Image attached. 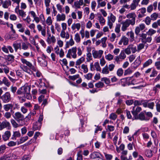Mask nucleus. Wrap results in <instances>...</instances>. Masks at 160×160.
<instances>
[{"instance_id":"f257e3e1","label":"nucleus","mask_w":160,"mask_h":160,"mask_svg":"<svg viewBox=\"0 0 160 160\" xmlns=\"http://www.w3.org/2000/svg\"><path fill=\"white\" fill-rule=\"evenodd\" d=\"M30 87L29 86H23L18 89L17 92V95H21L26 97V98L30 100L32 98L30 93Z\"/></svg>"},{"instance_id":"f03ea898","label":"nucleus","mask_w":160,"mask_h":160,"mask_svg":"<svg viewBox=\"0 0 160 160\" xmlns=\"http://www.w3.org/2000/svg\"><path fill=\"white\" fill-rule=\"evenodd\" d=\"M77 48L76 47H73L69 49L68 51L66 57L69 58L72 57L73 58L75 59L77 58L76 54Z\"/></svg>"},{"instance_id":"7ed1b4c3","label":"nucleus","mask_w":160,"mask_h":160,"mask_svg":"<svg viewBox=\"0 0 160 160\" xmlns=\"http://www.w3.org/2000/svg\"><path fill=\"white\" fill-rule=\"evenodd\" d=\"M121 24L122 25L121 30L123 32L126 31L130 25L133 26L135 24L128 19H126L125 21L122 22Z\"/></svg>"},{"instance_id":"20e7f679","label":"nucleus","mask_w":160,"mask_h":160,"mask_svg":"<svg viewBox=\"0 0 160 160\" xmlns=\"http://www.w3.org/2000/svg\"><path fill=\"white\" fill-rule=\"evenodd\" d=\"M0 99L4 103H8L11 100V94L8 92H6L0 97Z\"/></svg>"},{"instance_id":"39448f33","label":"nucleus","mask_w":160,"mask_h":160,"mask_svg":"<svg viewBox=\"0 0 160 160\" xmlns=\"http://www.w3.org/2000/svg\"><path fill=\"white\" fill-rule=\"evenodd\" d=\"M12 117L17 121H22L24 119V116L20 112H17L12 114Z\"/></svg>"},{"instance_id":"423d86ee","label":"nucleus","mask_w":160,"mask_h":160,"mask_svg":"<svg viewBox=\"0 0 160 160\" xmlns=\"http://www.w3.org/2000/svg\"><path fill=\"white\" fill-rule=\"evenodd\" d=\"M103 52L102 50H100L98 51L93 50L92 53L94 58L99 59L101 57Z\"/></svg>"},{"instance_id":"0eeeda50","label":"nucleus","mask_w":160,"mask_h":160,"mask_svg":"<svg viewBox=\"0 0 160 160\" xmlns=\"http://www.w3.org/2000/svg\"><path fill=\"white\" fill-rule=\"evenodd\" d=\"M15 12L18 15L21 17L22 18L26 16V12L22 9H19V6H16L15 9Z\"/></svg>"},{"instance_id":"6e6552de","label":"nucleus","mask_w":160,"mask_h":160,"mask_svg":"<svg viewBox=\"0 0 160 160\" xmlns=\"http://www.w3.org/2000/svg\"><path fill=\"white\" fill-rule=\"evenodd\" d=\"M21 60L23 64H26L31 69H32L33 71H36V69L32 65V64L29 61H27L26 59L21 58Z\"/></svg>"},{"instance_id":"1a4fd4ad","label":"nucleus","mask_w":160,"mask_h":160,"mask_svg":"<svg viewBox=\"0 0 160 160\" xmlns=\"http://www.w3.org/2000/svg\"><path fill=\"white\" fill-rule=\"evenodd\" d=\"M55 53L57 55H59L61 58H62L64 56V52L63 49L61 48L59 49L58 46H57L56 47L54 48Z\"/></svg>"},{"instance_id":"9d476101","label":"nucleus","mask_w":160,"mask_h":160,"mask_svg":"<svg viewBox=\"0 0 160 160\" xmlns=\"http://www.w3.org/2000/svg\"><path fill=\"white\" fill-rule=\"evenodd\" d=\"M145 28V26L144 24L141 23L138 26L136 27L135 29V32L137 35L139 34L141 31L143 30Z\"/></svg>"},{"instance_id":"9b49d317","label":"nucleus","mask_w":160,"mask_h":160,"mask_svg":"<svg viewBox=\"0 0 160 160\" xmlns=\"http://www.w3.org/2000/svg\"><path fill=\"white\" fill-rule=\"evenodd\" d=\"M129 42L128 38L126 37L125 36H122L120 41L118 42V44L121 45L123 44L124 45H127L128 44Z\"/></svg>"},{"instance_id":"f8f14e48","label":"nucleus","mask_w":160,"mask_h":160,"mask_svg":"<svg viewBox=\"0 0 160 160\" xmlns=\"http://www.w3.org/2000/svg\"><path fill=\"white\" fill-rule=\"evenodd\" d=\"M126 17L128 19L132 18V19H128L129 20H130L132 23L135 24L136 15L134 12L128 13L126 15Z\"/></svg>"},{"instance_id":"ddd939ff","label":"nucleus","mask_w":160,"mask_h":160,"mask_svg":"<svg viewBox=\"0 0 160 160\" xmlns=\"http://www.w3.org/2000/svg\"><path fill=\"white\" fill-rule=\"evenodd\" d=\"M66 18V15L64 13H58L56 16V20L58 22L64 21L65 20Z\"/></svg>"},{"instance_id":"4468645a","label":"nucleus","mask_w":160,"mask_h":160,"mask_svg":"<svg viewBox=\"0 0 160 160\" xmlns=\"http://www.w3.org/2000/svg\"><path fill=\"white\" fill-rule=\"evenodd\" d=\"M10 125V123L6 120L2 122L0 121V130H2L5 128L9 127Z\"/></svg>"},{"instance_id":"2eb2a0df","label":"nucleus","mask_w":160,"mask_h":160,"mask_svg":"<svg viewBox=\"0 0 160 160\" xmlns=\"http://www.w3.org/2000/svg\"><path fill=\"white\" fill-rule=\"evenodd\" d=\"M141 110L142 108L140 107L137 106L135 109V107H133L132 108V112L135 117L137 116L138 113Z\"/></svg>"},{"instance_id":"dca6fc26","label":"nucleus","mask_w":160,"mask_h":160,"mask_svg":"<svg viewBox=\"0 0 160 160\" xmlns=\"http://www.w3.org/2000/svg\"><path fill=\"white\" fill-rule=\"evenodd\" d=\"M141 63L140 57L139 56L137 58L134 62L132 63V67L134 69H136L140 65Z\"/></svg>"},{"instance_id":"f3484780","label":"nucleus","mask_w":160,"mask_h":160,"mask_svg":"<svg viewBox=\"0 0 160 160\" xmlns=\"http://www.w3.org/2000/svg\"><path fill=\"white\" fill-rule=\"evenodd\" d=\"M38 62L40 63L41 66L43 67H45L47 65V61L45 59L42 58L41 57H38Z\"/></svg>"},{"instance_id":"a211bd4d","label":"nucleus","mask_w":160,"mask_h":160,"mask_svg":"<svg viewBox=\"0 0 160 160\" xmlns=\"http://www.w3.org/2000/svg\"><path fill=\"white\" fill-rule=\"evenodd\" d=\"M65 30H61L60 36L62 38H65L66 39H68L69 38V34L68 32H65Z\"/></svg>"},{"instance_id":"6ab92c4d","label":"nucleus","mask_w":160,"mask_h":160,"mask_svg":"<svg viewBox=\"0 0 160 160\" xmlns=\"http://www.w3.org/2000/svg\"><path fill=\"white\" fill-rule=\"evenodd\" d=\"M135 119H139L141 120H148L146 119L144 113L142 112H140L138 115H137V116L135 117Z\"/></svg>"},{"instance_id":"aec40b11","label":"nucleus","mask_w":160,"mask_h":160,"mask_svg":"<svg viewBox=\"0 0 160 160\" xmlns=\"http://www.w3.org/2000/svg\"><path fill=\"white\" fill-rule=\"evenodd\" d=\"M11 135V132L10 131H5L2 136L3 140L5 141L8 140L10 137Z\"/></svg>"},{"instance_id":"412c9836","label":"nucleus","mask_w":160,"mask_h":160,"mask_svg":"<svg viewBox=\"0 0 160 160\" xmlns=\"http://www.w3.org/2000/svg\"><path fill=\"white\" fill-rule=\"evenodd\" d=\"M97 16L99 23L101 24L104 25L105 24L106 20L102 15L98 13L97 14Z\"/></svg>"},{"instance_id":"4be33fe9","label":"nucleus","mask_w":160,"mask_h":160,"mask_svg":"<svg viewBox=\"0 0 160 160\" xmlns=\"http://www.w3.org/2000/svg\"><path fill=\"white\" fill-rule=\"evenodd\" d=\"M42 123L37 122L34 123L33 127V130L35 131L37 130H39L41 127Z\"/></svg>"},{"instance_id":"5701e85b","label":"nucleus","mask_w":160,"mask_h":160,"mask_svg":"<svg viewBox=\"0 0 160 160\" xmlns=\"http://www.w3.org/2000/svg\"><path fill=\"white\" fill-rule=\"evenodd\" d=\"M81 28V24L79 23H74L72 24L71 26V28L72 30H74L77 29L78 31Z\"/></svg>"},{"instance_id":"b1692460","label":"nucleus","mask_w":160,"mask_h":160,"mask_svg":"<svg viewBox=\"0 0 160 160\" xmlns=\"http://www.w3.org/2000/svg\"><path fill=\"white\" fill-rule=\"evenodd\" d=\"M46 41L48 43H51L52 42L54 43L56 42V39L55 37L52 35L51 37H48Z\"/></svg>"},{"instance_id":"393cba45","label":"nucleus","mask_w":160,"mask_h":160,"mask_svg":"<svg viewBox=\"0 0 160 160\" xmlns=\"http://www.w3.org/2000/svg\"><path fill=\"white\" fill-rule=\"evenodd\" d=\"M126 34L127 36H129L130 41L132 42L134 40V34L132 31L128 32Z\"/></svg>"},{"instance_id":"a878e982","label":"nucleus","mask_w":160,"mask_h":160,"mask_svg":"<svg viewBox=\"0 0 160 160\" xmlns=\"http://www.w3.org/2000/svg\"><path fill=\"white\" fill-rule=\"evenodd\" d=\"M100 155V153L98 152H94L91 154L90 157L92 159L99 158Z\"/></svg>"},{"instance_id":"bb28decb","label":"nucleus","mask_w":160,"mask_h":160,"mask_svg":"<svg viewBox=\"0 0 160 160\" xmlns=\"http://www.w3.org/2000/svg\"><path fill=\"white\" fill-rule=\"evenodd\" d=\"M13 106L12 104H7L3 105L4 109L7 112L9 110L12 109Z\"/></svg>"},{"instance_id":"cd10ccee","label":"nucleus","mask_w":160,"mask_h":160,"mask_svg":"<svg viewBox=\"0 0 160 160\" xmlns=\"http://www.w3.org/2000/svg\"><path fill=\"white\" fill-rule=\"evenodd\" d=\"M1 3L2 4L3 7L4 8H8L11 4V2L10 0H6L3 2H2Z\"/></svg>"},{"instance_id":"c85d7f7f","label":"nucleus","mask_w":160,"mask_h":160,"mask_svg":"<svg viewBox=\"0 0 160 160\" xmlns=\"http://www.w3.org/2000/svg\"><path fill=\"white\" fill-rule=\"evenodd\" d=\"M17 28L18 29V31L19 32L23 33L25 31V28L22 26V25L21 23H18L17 25Z\"/></svg>"},{"instance_id":"c756f323","label":"nucleus","mask_w":160,"mask_h":160,"mask_svg":"<svg viewBox=\"0 0 160 160\" xmlns=\"http://www.w3.org/2000/svg\"><path fill=\"white\" fill-rule=\"evenodd\" d=\"M109 71L108 67V65H106L102 70V73L104 74H108L109 73Z\"/></svg>"},{"instance_id":"7c9ffc66","label":"nucleus","mask_w":160,"mask_h":160,"mask_svg":"<svg viewBox=\"0 0 160 160\" xmlns=\"http://www.w3.org/2000/svg\"><path fill=\"white\" fill-rule=\"evenodd\" d=\"M152 62V59H149L146 61L143 64V68L147 67L151 64Z\"/></svg>"},{"instance_id":"2f4dec72","label":"nucleus","mask_w":160,"mask_h":160,"mask_svg":"<svg viewBox=\"0 0 160 160\" xmlns=\"http://www.w3.org/2000/svg\"><path fill=\"white\" fill-rule=\"evenodd\" d=\"M85 61V58L82 57L79 59H78L76 62V65L77 66L79 65Z\"/></svg>"},{"instance_id":"473e14b6","label":"nucleus","mask_w":160,"mask_h":160,"mask_svg":"<svg viewBox=\"0 0 160 160\" xmlns=\"http://www.w3.org/2000/svg\"><path fill=\"white\" fill-rule=\"evenodd\" d=\"M157 111L160 112V101L158 99H156L155 101Z\"/></svg>"},{"instance_id":"72a5a7b5","label":"nucleus","mask_w":160,"mask_h":160,"mask_svg":"<svg viewBox=\"0 0 160 160\" xmlns=\"http://www.w3.org/2000/svg\"><path fill=\"white\" fill-rule=\"evenodd\" d=\"M107 39V38L106 37H104L101 39V43L102 44V46L103 48H105L107 46L106 41Z\"/></svg>"},{"instance_id":"f704fd0d","label":"nucleus","mask_w":160,"mask_h":160,"mask_svg":"<svg viewBox=\"0 0 160 160\" xmlns=\"http://www.w3.org/2000/svg\"><path fill=\"white\" fill-rule=\"evenodd\" d=\"M158 26H160V19L158 20L157 22H153L152 25V27L154 28H157Z\"/></svg>"},{"instance_id":"c9c22d12","label":"nucleus","mask_w":160,"mask_h":160,"mask_svg":"<svg viewBox=\"0 0 160 160\" xmlns=\"http://www.w3.org/2000/svg\"><path fill=\"white\" fill-rule=\"evenodd\" d=\"M81 67L84 73H86L88 72V68L87 65L84 64H82Z\"/></svg>"},{"instance_id":"e433bc0d","label":"nucleus","mask_w":160,"mask_h":160,"mask_svg":"<svg viewBox=\"0 0 160 160\" xmlns=\"http://www.w3.org/2000/svg\"><path fill=\"white\" fill-rule=\"evenodd\" d=\"M138 5L132 2L130 5V10L133 11L135 10Z\"/></svg>"},{"instance_id":"4c0bfd02","label":"nucleus","mask_w":160,"mask_h":160,"mask_svg":"<svg viewBox=\"0 0 160 160\" xmlns=\"http://www.w3.org/2000/svg\"><path fill=\"white\" fill-rule=\"evenodd\" d=\"M152 38L150 37H147V38L145 39H141V42L144 44H145L147 42H150L152 40Z\"/></svg>"},{"instance_id":"58836bf2","label":"nucleus","mask_w":160,"mask_h":160,"mask_svg":"<svg viewBox=\"0 0 160 160\" xmlns=\"http://www.w3.org/2000/svg\"><path fill=\"white\" fill-rule=\"evenodd\" d=\"M13 46L14 48V49L17 52V50L20 48L21 49V44L20 43H14L13 44Z\"/></svg>"},{"instance_id":"ea45409f","label":"nucleus","mask_w":160,"mask_h":160,"mask_svg":"<svg viewBox=\"0 0 160 160\" xmlns=\"http://www.w3.org/2000/svg\"><path fill=\"white\" fill-rule=\"evenodd\" d=\"M74 39L76 42L77 43H78L80 41L81 38L78 33H77L75 34Z\"/></svg>"},{"instance_id":"a19ab883","label":"nucleus","mask_w":160,"mask_h":160,"mask_svg":"<svg viewBox=\"0 0 160 160\" xmlns=\"http://www.w3.org/2000/svg\"><path fill=\"white\" fill-rule=\"evenodd\" d=\"M156 32V31L152 28L150 29L147 32V34L150 36H152Z\"/></svg>"},{"instance_id":"79ce46f5","label":"nucleus","mask_w":160,"mask_h":160,"mask_svg":"<svg viewBox=\"0 0 160 160\" xmlns=\"http://www.w3.org/2000/svg\"><path fill=\"white\" fill-rule=\"evenodd\" d=\"M158 17V14L154 12L152 13L151 15V18L152 20L155 21L156 20Z\"/></svg>"},{"instance_id":"37998d69","label":"nucleus","mask_w":160,"mask_h":160,"mask_svg":"<svg viewBox=\"0 0 160 160\" xmlns=\"http://www.w3.org/2000/svg\"><path fill=\"white\" fill-rule=\"evenodd\" d=\"M56 7L58 11L62 13L63 12V6L60 3L57 4L56 5Z\"/></svg>"},{"instance_id":"c03bdc74","label":"nucleus","mask_w":160,"mask_h":160,"mask_svg":"<svg viewBox=\"0 0 160 160\" xmlns=\"http://www.w3.org/2000/svg\"><path fill=\"white\" fill-rule=\"evenodd\" d=\"M30 45V44L28 43H25L23 42L22 43V49L24 50H26L28 48V45Z\"/></svg>"},{"instance_id":"a18cd8bd","label":"nucleus","mask_w":160,"mask_h":160,"mask_svg":"<svg viewBox=\"0 0 160 160\" xmlns=\"http://www.w3.org/2000/svg\"><path fill=\"white\" fill-rule=\"evenodd\" d=\"M101 80L103 81L106 84H109L110 83V81L109 78H107L106 77L102 78L101 79Z\"/></svg>"},{"instance_id":"49530a36","label":"nucleus","mask_w":160,"mask_h":160,"mask_svg":"<svg viewBox=\"0 0 160 160\" xmlns=\"http://www.w3.org/2000/svg\"><path fill=\"white\" fill-rule=\"evenodd\" d=\"M104 83L101 82H99L95 84V86L97 88H102L104 87Z\"/></svg>"},{"instance_id":"de8ad7c7","label":"nucleus","mask_w":160,"mask_h":160,"mask_svg":"<svg viewBox=\"0 0 160 160\" xmlns=\"http://www.w3.org/2000/svg\"><path fill=\"white\" fill-rule=\"evenodd\" d=\"M118 56H119V58H120V59L122 60L124 59L126 57V55L124 52L123 51H122L121 52Z\"/></svg>"},{"instance_id":"09e8293b","label":"nucleus","mask_w":160,"mask_h":160,"mask_svg":"<svg viewBox=\"0 0 160 160\" xmlns=\"http://www.w3.org/2000/svg\"><path fill=\"white\" fill-rule=\"evenodd\" d=\"M7 86H9L10 85V82H8V80L5 77L3 78L2 80V82Z\"/></svg>"},{"instance_id":"8fccbe9b","label":"nucleus","mask_w":160,"mask_h":160,"mask_svg":"<svg viewBox=\"0 0 160 160\" xmlns=\"http://www.w3.org/2000/svg\"><path fill=\"white\" fill-rule=\"evenodd\" d=\"M94 66L97 71H101V68L98 62H95L94 63Z\"/></svg>"},{"instance_id":"3c124183","label":"nucleus","mask_w":160,"mask_h":160,"mask_svg":"<svg viewBox=\"0 0 160 160\" xmlns=\"http://www.w3.org/2000/svg\"><path fill=\"white\" fill-rule=\"evenodd\" d=\"M121 25L120 24H117L115 27V31L116 32L118 33L120 31V28Z\"/></svg>"},{"instance_id":"603ef678","label":"nucleus","mask_w":160,"mask_h":160,"mask_svg":"<svg viewBox=\"0 0 160 160\" xmlns=\"http://www.w3.org/2000/svg\"><path fill=\"white\" fill-rule=\"evenodd\" d=\"M21 134L19 131H15L13 132V138H12V139H14L15 137H19L20 136Z\"/></svg>"},{"instance_id":"864d4df0","label":"nucleus","mask_w":160,"mask_h":160,"mask_svg":"<svg viewBox=\"0 0 160 160\" xmlns=\"http://www.w3.org/2000/svg\"><path fill=\"white\" fill-rule=\"evenodd\" d=\"M93 75L91 73H89L84 76L85 78L88 80H91L92 77Z\"/></svg>"},{"instance_id":"5fc2aeb1","label":"nucleus","mask_w":160,"mask_h":160,"mask_svg":"<svg viewBox=\"0 0 160 160\" xmlns=\"http://www.w3.org/2000/svg\"><path fill=\"white\" fill-rule=\"evenodd\" d=\"M130 48L132 53H135L137 51L136 47L133 44H130Z\"/></svg>"},{"instance_id":"6e6d98bb","label":"nucleus","mask_w":160,"mask_h":160,"mask_svg":"<svg viewBox=\"0 0 160 160\" xmlns=\"http://www.w3.org/2000/svg\"><path fill=\"white\" fill-rule=\"evenodd\" d=\"M46 23L48 25H50L52 24V21L50 16H49L47 18L46 20Z\"/></svg>"},{"instance_id":"4d7b16f0","label":"nucleus","mask_w":160,"mask_h":160,"mask_svg":"<svg viewBox=\"0 0 160 160\" xmlns=\"http://www.w3.org/2000/svg\"><path fill=\"white\" fill-rule=\"evenodd\" d=\"M145 154L147 156L150 157L152 155V151L150 150H147L145 152Z\"/></svg>"},{"instance_id":"13d9d810","label":"nucleus","mask_w":160,"mask_h":160,"mask_svg":"<svg viewBox=\"0 0 160 160\" xmlns=\"http://www.w3.org/2000/svg\"><path fill=\"white\" fill-rule=\"evenodd\" d=\"M132 72V70L130 68H128L124 71V75H127L130 74Z\"/></svg>"},{"instance_id":"bf43d9fd","label":"nucleus","mask_w":160,"mask_h":160,"mask_svg":"<svg viewBox=\"0 0 160 160\" xmlns=\"http://www.w3.org/2000/svg\"><path fill=\"white\" fill-rule=\"evenodd\" d=\"M123 73V71L122 68H120L118 69V70L117 72V75L119 77L122 76V75Z\"/></svg>"},{"instance_id":"052dcab7","label":"nucleus","mask_w":160,"mask_h":160,"mask_svg":"<svg viewBox=\"0 0 160 160\" xmlns=\"http://www.w3.org/2000/svg\"><path fill=\"white\" fill-rule=\"evenodd\" d=\"M113 57V56L111 54H108L105 56V58L108 61H110L112 60Z\"/></svg>"},{"instance_id":"680f3d73","label":"nucleus","mask_w":160,"mask_h":160,"mask_svg":"<svg viewBox=\"0 0 160 160\" xmlns=\"http://www.w3.org/2000/svg\"><path fill=\"white\" fill-rule=\"evenodd\" d=\"M130 45L128 46V47L126 48L124 50V52L125 53L128 54L129 55L131 53V48H130Z\"/></svg>"},{"instance_id":"e2e57ef3","label":"nucleus","mask_w":160,"mask_h":160,"mask_svg":"<svg viewBox=\"0 0 160 160\" xmlns=\"http://www.w3.org/2000/svg\"><path fill=\"white\" fill-rule=\"evenodd\" d=\"M7 59L10 61H14V57L12 55H9L7 56Z\"/></svg>"},{"instance_id":"0e129e2a","label":"nucleus","mask_w":160,"mask_h":160,"mask_svg":"<svg viewBox=\"0 0 160 160\" xmlns=\"http://www.w3.org/2000/svg\"><path fill=\"white\" fill-rule=\"evenodd\" d=\"M115 67V65L112 63L109 64L108 66V70L110 72L112 71L113 70Z\"/></svg>"},{"instance_id":"69168bd1","label":"nucleus","mask_w":160,"mask_h":160,"mask_svg":"<svg viewBox=\"0 0 160 160\" xmlns=\"http://www.w3.org/2000/svg\"><path fill=\"white\" fill-rule=\"evenodd\" d=\"M106 159L107 160H111L113 158V156L111 154H107L104 153Z\"/></svg>"},{"instance_id":"338daca9","label":"nucleus","mask_w":160,"mask_h":160,"mask_svg":"<svg viewBox=\"0 0 160 160\" xmlns=\"http://www.w3.org/2000/svg\"><path fill=\"white\" fill-rule=\"evenodd\" d=\"M6 149L5 145L3 144L0 146V153H3Z\"/></svg>"},{"instance_id":"774afa93","label":"nucleus","mask_w":160,"mask_h":160,"mask_svg":"<svg viewBox=\"0 0 160 160\" xmlns=\"http://www.w3.org/2000/svg\"><path fill=\"white\" fill-rule=\"evenodd\" d=\"M152 19L149 17H147L145 19V22L146 24L148 25L150 24Z\"/></svg>"}]
</instances>
